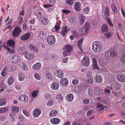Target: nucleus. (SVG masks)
Segmentation results:
<instances>
[{"label":"nucleus","instance_id":"obj_48","mask_svg":"<svg viewBox=\"0 0 125 125\" xmlns=\"http://www.w3.org/2000/svg\"><path fill=\"white\" fill-rule=\"evenodd\" d=\"M4 47L7 50L8 52L10 53H15V51L14 50L10 49L9 47L6 46H5Z\"/></svg>","mask_w":125,"mask_h":125},{"label":"nucleus","instance_id":"obj_52","mask_svg":"<svg viewBox=\"0 0 125 125\" xmlns=\"http://www.w3.org/2000/svg\"><path fill=\"white\" fill-rule=\"evenodd\" d=\"M8 111V109L6 107L2 108L0 109V113H4Z\"/></svg>","mask_w":125,"mask_h":125},{"label":"nucleus","instance_id":"obj_28","mask_svg":"<svg viewBox=\"0 0 125 125\" xmlns=\"http://www.w3.org/2000/svg\"><path fill=\"white\" fill-rule=\"evenodd\" d=\"M18 79L19 81H23L25 79V77L22 73H19L18 74Z\"/></svg>","mask_w":125,"mask_h":125},{"label":"nucleus","instance_id":"obj_18","mask_svg":"<svg viewBox=\"0 0 125 125\" xmlns=\"http://www.w3.org/2000/svg\"><path fill=\"white\" fill-rule=\"evenodd\" d=\"M70 30V28L66 26H65L63 28V30L61 32V33L62 36L63 37L65 36L66 33H67L68 31H69Z\"/></svg>","mask_w":125,"mask_h":125},{"label":"nucleus","instance_id":"obj_12","mask_svg":"<svg viewBox=\"0 0 125 125\" xmlns=\"http://www.w3.org/2000/svg\"><path fill=\"white\" fill-rule=\"evenodd\" d=\"M15 41L12 39L9 40L7 42V45L10 47L14 49L15 44Z\"/></svg>","mask_w":125,"mask_h":125},{"label":"nucleus","instance_id":"obj_2","mask_svg":"<svg viewBox=\"0 0 125 125\" xmlns=\"http://www.w3.org/2000/svg\"><path fill=\"white\" fill-rule=\"evenodd\" d=\"M46 40L48 44L50 45H54L56 42L55 37L53 35L48 36Z\"/></svg>","mask_w":125,"mask_h":125},{"label":"nucleus","instance_id":"obj_39","mask_svg":"<svg viewBox=\"0 0 125 125\" xmlns=\"http://www.w3.org/2000/svg\"><path fill=\"white\" fill-rule=\"evenodd\" d=\"M57 113V111L55 110H52L49 114V116L53 117L55 116Z\"/></svg>","mask_w":125,"mask_h":125},{"label":"nucleus","instance_id":"obj_33","mask_svg":"<svg viewBox=\"0 0 125 125\" xmlns=\"http://www.w3.org/2000/svg\"><path fill=\"white\" fill-rule=\"evenodd\" d=\"M14 78L12 76H10L8 79L7 81L8 84L9 85H11L14 82Z\"/></svg>","mask_w":125,"mask_h":125},{"label":"nucleus","instance_id":"obj_26","mask_svg":"<svg viewBox=\"0 0 125 125\" xmlns=\"http://www.w3.org/2000/svg\"><path fill=\"white\" fill-rule=\"evenodd\" d=\"M74 98V96L72 94H67L66 95V98L68 101L71 102L73 101Z\"/></svg>","mask_w":125,"mask_h":125},{"label":"nucleus","instance_id":"obj_42","mask_svg":"<svg viewBox=\"0 0 125 125\" xmlns=\"http://www.w3.org/2000/svg\"><path fill=\"white\" fill-rule=\"evenodd\" d=\"M6 100L4 98H3L0 99V106L4 105L7 103Z\"/></svg>","mask_w":125,"mask_h":125},{"label":"nucleus","instance_id":"obj_14","mask_svg":"<svg viewBox=\"0 0 125 125\" xmlns=\"http://www.w3.org/2000/svg\"><path fill=\"white\" fill-rule=\"evenodd\" d=\"M41 23L43 25H46L48 23V20L47 18L45 16H42L41 17Z\"/></svg>","mask_w":125,"mask_h":125},{"label":"nucleus","instance_id":"obj_21","mask_svg":"<svg viewBox=\"0 0 125 125\" xmlns=\"http://www.w3.org/2000/svg\"><path fill=\"white\" fill-rule=\"evenodd\" d=\"M41 66V64L40 62H38L36 63L32 66L33 69L35 70H39Z\"/></svg>","mask_w":125,"mask_h":125},{"label":"nucleus","instance_id":"obj_4","mask_svg":"<svg viewBox=\"0 0 125 125\" xmlns=\"http://www.w3.org/2000/svg\"><path fill=\"white\" fill-rule=\"evenodd\" d=\"M87 86L84 85L83 84L75 86L74 88L75 92L77 93H80L83 90H84L86 89Z\"/></svg>","mask_w":125,"mask_h":125},{"label":"nucleus","instance_id":"obj_40","mask_svg":"<svg viewBox=\"0 0 125 125\" xmlns=\"http://www.w3.org/2000/svg\"><path fill=\"white\" fill-rule=\"evenodd\" d=\"M56 99L59 102L61 101L63 99V97L61 94H58L56 96Z\"/></svg>","mask_w":125,"mask_h":125},{"label":"nucleus","instance_id":"obj_23","mask_svg":"<svg viewBox=\"0 0 125 125\" xmlns=\"http://www.w3.org/2000/svg\"><path fill=\"white\" fill-rule=\"evenodd\" d=\"M83 40V38L80 39L78 41L77 43V46L82 51H83V49L82 48V46Z\"/></svg>","mask_w":125,"mask_h":125},{"label":"nucleus","instance_id":"obj_10","mask_svg":"<svg viewBox=\"0 0 125 125\" xmlns=\"http://www.w3.org/2000/svg\"><path fill=\"white\" fill-rule=\"evenodd\" d=\"M74 10L77 11H80L81 9V7L80 3L78 2H76L74 3Z\"/></svg>","mask_w":125,"mask_h":125},{"label":"nucleus","instance_id":"obj_37","mask_svg":"<svg viewBox=\"0 0 125 125\" xmlns=\"http://www.w3.org/2000/svg\"><path fill=\"white\" fill-rule=\"evenodd\" d=\"M57 76L59 78L62 77L64 75L63 72L61 70H58L57 71Z\"/></svg>","mask_w":125,"mask_h":125},{"label":"nucleus","instance_id":"obj_47","mask_svg":"<svg viewBox=\"0 0 125 125\" xmlns=\"http://www.w3.org/2000/svg\"><path fill=\"white\" fill-rule=\"evenodd\" d=\"M11 111L15 112H18L20 110L19 109L17 106H13L11 108Z\"/></svg>","mask_w":125,"mask_h":125},{"label":"nucleus","instance_id":"obj_24","mask_svg":"<svg viewBox=\"0 0 125 125\" xmlns=\"http://www.w3.org/2000/svg\"><path fill=\"white\" fill-rule=\"evenodd\" d=\"M33 115L35 117L38 116L41 113V111L39 109H36L33 111Z\"/></svg>","mask_w":125,"mask_h":125},{"label":"nucleus","instance_id":"obj_56","mask_svg":"<svg viewBox=\"0 0 125 125\" xmlns=\"http://www.w3.org/2000/svg\"><path fill=\"white\" fill-rule=\"evenodd\" d=\"M69 21L71 23H73L75 21V18L74 17H70L68 19Z\"/></svg>","mask_w":125,"mask_h":125},{"label":"nucleus","instance_id":"obj_16","mask_svg":"<svg viewBox=\"0 0 125 125\" xmlns=\"http://www.w3.org/2000/svg\"><path fill=\"white\" fill-rule=\"evenodd\" d=\"M117 78L119 82L125 83V76L124 75L119 74L117 76Z\"/></svg>","mask_w":125,"mask_h":125},{"label":"nucleus","instance_id":"obj_53","mask_svg":"<svg viewBox=\"0 0 125 125\" xmlns=\"http://www.w3.org/2000/svg\"><path fill=\"white\" fill-rule=\"evenodd\" d=\"M71 32L72 34H73L75 37H77L79 35V33L76 31H71Z\"/></svg>","mask_w":125,"mask_h":125},{"label":"nucleus","instance_id":"obj_30","mask_svg":"<svg viewBox=\"0 0 125 125\" xmlns=\"http://www.w3.org/2000/svg\"><path fill=\"white\" fill-rule=\"evenodd\" d=\"M20 67L22 69L27 71L28 69V68L26 64L23 62H22L20 63Z\"/></svg>","mask_w":125,"mask_h":125},{"label":"nucleus","instance_id":"obj_62","mask_svg":"<svg viewBox=\"0 0 125 125\" xmlns=\"http://www.w3.org/2000/svg\"><path fill=\"white\" fill-rule=\"evenodd\" d=\"M94 112V110L93 109L89 110L87 112V116L90 115L92 114Z\"/></svg>","mask_w":125,"mask_h":125},{"label":"nucleus","instance_id":"obj_51","mask_svg":"<svg viewBox=\"0 0 125 125\" xmlns=\"http://www.w3.org/2000/svg\"><path fill=\"white\" fill-rule=\"evenodd\" d=\"M46 76L49 79H52V77L51 73L49 72H46Z\"/></svg>","mask_w":125,"mask_h":125},{"label":"nucleus","instance_id":"obj_17","mask_svg":"<svg viewBox=\"0 0 125 125\" xmlns=\"http://www.w3.org/2000/svg\"><path fill=\"white\" fill-rule=\"evenodd\" d=\"M28 47L30 50L33 52H38V48L32 44H30L28 45Z\"/></svg>","mask_w":125,"mask_h":125},{"label":"nucleus","instance_id":"obj_11","mask_svg":"<svg viewBox=\"0 0 125 125\" xmlns=\"http://www.w3.org/2000/svg\"><path fill=\"white\" fill-rule=\"evenodd\" d=\"M80 23L81 25H83L85 21V16L84 14L82 13H79V15Z\"/></svg>","mask_w":125,"mask_h":125},{"label":"nucleus","instance_id":"obj_57","mask_svg":"<svg viewBox=\"0 0 125 125\" xmlns=\"http://www.w3.org/2000/svg\"><path fill=\"white\" fill-rule=\"evenodd\" d=\"M72 83L74 85H76L79 83L78 80L77 79H74L72 81Z\"/></svg>","mask_w":125,"mask_h":125},{"label":"nucleus","instance_id":"obj_55","mask_svg":"<svg viewBox=\"0 0 125 125\" xmlns=\"http://www.w3.org/2000/svg\"><path fill=\"white\" fill-rule=\"evenodd\" d=\"M38 90L34 91L31 94L32 97H36L38 94Z\"/></svg>","mask_w":125,"mask_h":125},{"label":"nucleus","instance_id":"obj_61","mask_svg":"<svg viewBox=\"0 0 125 125\" xmlns=\"http://www.w3.org/2000/svg\"><path fill=\"white\" fill-rule=\"evenodd\" d=\"M22 112L26 116L28 117H29L30 115V114L27 111L25 110H23L22 111Z\"/></svg>","mask_w":125,"mask_h":125},{"label":"nucleus","instance_id":"obj_3","mask_svg":"<svg viewBox=\"0 0 125 125\" xmlns=\"http://www.w3.org/2000/svg\"><path fill=\"white\" fill-rule=\"evenodd\" d=\"M72 50L73 48L70 45H66L65 50L62 52L63 56L65 57L69 55Z\"/></svg>","mask_w":125,"mask_h":125},{"label":"nucleus","instance_id":"obj_43","mask_svg":"<svg viewBox=\"0 0 125 125\" xmlns=\"http://www.w3.org/2000/svg\"><path fill=\"white\" fill-rule=\"evenodd\" d=\"M93 90L92 88H89L88 90V94L89 97H90L92 96L93 95Z\"/></svg>","mask_w":125,"mask_h":125},{"label":"nucleus","instance_id":"obj_46","mask_svg":"<svg viewBox=\"0 0 125 125\" xmlns=\"http://www.w3.org/2000/svg\"><path fill=\"white\" fill-rule=\"evenodd\" d=\"M54 104L53 101L52 100H49L47 103V105L49 107H51Z\"/></svg>","mask_w":125,"mask_h":125},{"label":"nucleus","instance_id":"obj_1","mask_svg":"<svg viewBox=\"0 0 125 125\" xmlns=\"http://www.w3.org/2000/svg\"><path fill=\"white\" fill-rule=\"evenodd\" d=\"M102 44L100 42L95 41L92 44V50L94 52H99L102 50Z\"/></svg>","mask_w":125,"mask_h":125},{"label":"nucleus","instance_id":"obj_27","mask_svg":"<svg viewBox=\"0 0 125 125\" xmlns=\"http://www.w3.org/2000/svg\"><path fill=\"white\" fill-rule=\"evenodd\" d=\"M111 86L113 87L114 89L115 90H117L119 89L120 88V84L117 82H115L113 83Z\"/></svg>","mask_w":125,"mask_h":125},{"label":"nucleus","instance_id":"obj_60","mask_svg":"<svg viewBox=\"0 0 125 125\" xmlns=\"http://www.w3.org/2000/svg\"><path fill=\"white\" fill-rule=\"evenodd\" d=\"M106 20H107V22L109 24V25L110 27H113V24L111 22V21L110 18H107L106 19Z\"/></svg>","mask_w":125,"mask_h":125},{"label":"nucleus","instance_id":"obj_8","mask_svg":"<svg viewBox=\"0 0 125 125\" xmlns=\"http://www.w3.org/2000/svg\"><path fill=\"white\" fill-rule=\"evenodd\" d=\"M10 60L12 63H18L20 61L19 57L17 56L14 55H11L10 58Z\"/></svg>","mask_w":125,"mask_h":125},{"label":"nucleus","instance_id":"obj_64","mask_svg":"<svg viewBox=\"0 0 125 125\" xmlns=\"http://www.w3.org/2000/svg\"><path fill=\"white\" fill-rule=\"evenodd\" d=\"M92 65L94 69L99 70V68L98 65L97 63L93 64Z\"/></svg>","mask_w":125,"mask_h":125},{"label":"nucleus","instance_id":"obj_20","mask_svg":"<svg viewBox=\"0 0 125 125\" xmlns=\"http://www.w3.org/2000/svg\"><path fill=\"white\" fill-rule=\"evenodd\" d=\"M101 30L103 32L108 31V28L107 25L106 24H103L101 27Z\"/></svg>","mask_w":125,"mask_h":125},{"label":"nucleus","instance_id":"obj_5","mask_svg":"<svg viewBox=\"0 0 125 125\" xmlns=\"http://www.w3.org/2000/svg\"><path fill=\"white\" fill-rule=\"evenodd\" d=\"M22 29L21 28L18 26L16 27L12 31V34L13 36L17 37L19 35Z\"/></svg>","mask_w":125,"mask_h":125},{"label":"nucleus","instance_id":"obj_7","mask_svg":"<svg viewBox=\"0 0 125 125\" xmlns=\"http://www.w3.org/2000/svg\"><path fill=\"white\" fill-rule=\"evenodd\" d=\"M82 63L84 66H88L90 63L89 58L87 56H85L82 60Z\"/></svg>","mask_w":125,"mask_h":125},{"label":"nucleus","instance_id":"obj_35","mask_svg":"<svg viewBox=\"0 0 125 125\" xmlns=\"http://www.w3.org/2000/svg\"><path fill=\"white\" fill-rule=\"evenodd\" d=\"M7 68L9 72H10L15 71L16 69V67L15 65H12L10 66H7Z\"/></svg>","mask_w":125,"mask_h":125},{"label":"nucleus","instance_id":"obj_6","mask_svg":"<svg viewBox=\"0 0 125 125\" xmlns=\"http://www.w3.org/2000/svg\"><path fill=\"white\" fill-rule=\"evenodd\" d=\"M25 57L28 60H33L35 57V54L33 53H29L27 52H24Z\"/></svg>","mask_w":125,"mask_h":125},{"label":"nucleus","instance_id":"obj_44","mask_svg":"<svg viewBox=\"0 0 125 125\" xmlns=\"http://www.w3.org/2000/svg\"><path fill=\"white\" fill-rule=\"evenodd\" d=\"M98 61L100 65L102 67H103L104 66V65L106 63V62H105V60H104L103 59H102L101 60L98 59Z\"/></svg>","mask_w":125,"mask_h":125},{"label":"nucleus","instance_id":"obj_38","mask_svg":"<svg viewBox=\"0 0 125 125\" xmlns=\"http://www.w3.org/2000/svg\"><path fill=\"white\" fill-rule=\"evenodd\" d=\"M96 107L97 108H100L99 109L100 111L104 110V108L105 107L104 106L103 104L100 103H98L97 104Z\"/></svg>","mask_w":125,"mask_h":125},{"label":"nucleus","instance_id":"obj_34","mask_svg":"<svg viewBox=\"0 0 125 125\" xmlns=\"http://www.w3.org/2000/svg\"><path fill=\"white\" fill-rule=\"evenodd\" d=\"M109 54L110 56L112 57H115L117 55V52L116 51L114 50L111 51L109 53V52H106L105 53L106 55L108 54Z\"/></svg>","mask_w":125,"mask_h":125},{"label":"nucleus","instance_id":"obj_25","mask_svg":"<svg viewBox=\"0 0 125 125\" xmlns=\"http://www.w3.org/2000/svg\"><path fill=\"white\" fill-rule=\"evenodd\" d=\"M59 87V84L56 82H53L52 84L51 88L52 89L56 90L58 89Z\"/></svg>","mask_w":125,"mask_h":125},{"label":"nucleus","instance_id":"obj_49","mask_svg":"<svg viewBox=\"0 0 125 125\" xmlns=\"http://www.w3.org/2000/svg\"><path fill=\"white\" fill-rule=\"evenodd\" d=\"M90 7H85L83 10V12L85 14H88L90 10Z\"/></svg>","mask_w":125,"mask_h":125},{"label":"nucleus","instance_id":"obj_29","mask_svg":"<svg viewBox=\"0 0 125 125\" xmlns=\"http://www.w3.org/2000/svg\"><path fill=\"white\" fill-rule=\"evenodd\" d=\"M94 79L95 80L96 82L97 83H101L102 82V78L101 76L99 75L95 76Z\"/></svg>","mask_w":125,"mask_h":125},{"label":"nucleus","instance_id":"obj_36","mask_svg":"<svg viewBox=\"0 0 125 125\" xmlns=\"http://www.w3.org/2000/svg\"><path fill=\"white\" fill-rule=\"evenodd\" d=\"M34 14L37 16L38 18L41 19V17H42L41 14L39 10H35L34 12Z\"/></svg>","mask_w":125,"mask_h":125},{"label":"nucleus","instance_id":"obj_9","mask_svg":"<svg viewBox=\"0 0 125 125\" xmlns=\"http://www.w3.org/2000/svg\"><path fill=\"white\" fill-rule=\"evenodd\" d=\"M18 99L21 102L25 103L28 101L29 98L28 96L26 95H22L18 97Z\"/></svg>","mask_w":125,"mask_h":125},{"label":"nucleus","instance_id":"obj_41","mask_svg":"<svg viewBox=\"0 0 125 125\" xmlns=\"http://www.w3.org/2000/svg\"><path fill=\"white\" fill-rule=\"evenodd\" d=\"M39 36L41 38H43L45 37V33L42 31H40L39 32Z\"/></svg>","mask_w":125,"mask_h":125},{"label":"nucleus","instance_id":"obj_58","mask_svg":"<svg viewBox=\"0 0 125 125\" xmlns=\"http://www.w3.org/2000/svg\"><path fill=\"white\" fill-rule=\"evenodd\" d=\"M93 82V78L92 77L90 78L87 80L86 83L87 84H92Z\"/></svg>","mask_w":125,"mask_h":125},{"label":"nucleus","instance_id":"obj_19","mask_svg":"<svg viewBox=\"0 0 125 125\" xmlns=\"http://www.w3.org/2000/svg\"><path fill=\"white\" fill-rule=\"evenodd\" d=\"M60 120L59 118H54L53 119H51L50 120V121L52 123L56 125L59 124L60 122Z\"/></svg>","mask_w":125,"mask_h":125},{"label":"nucleus","instance_id":"obj_31","mask_svg":"<svg viewBox=\"0 0 125 125\" xmlns=\"http://www.w3.org/2000/svg\"><path fill=\"white\" fill-rule=\"evenodd\" d=\"M112 12L114 14H116L117 11V9L116 6L114 3H112L111 5Z\"/></svg>","mask_w":125,"mask_h":125},{"label":"nucleus","instance_id":"obj_15","mask_svg":"<svg viewBox=\"0 0 125 125\" xmlns=\"http://www.w3.org/2000/svg\"><path fill=\"white\" fill-rule=\"evenodd\" d=\"M8 69L7 68V66L5 67L1 72V75L3 77L6 76L8 73L9 72Z\"/></svg>","mask_w":125,"mask_h":125},{"label":"nucleus","instance_id":"obj_13","mask_svg":"<svg viewBox=\"0 0 125 125\" xmlns=\"http://www.w3.org/2000/svg\"><path fill=\"white\" fill-rule=\"evenodd\" d=\"M61 85L64 86H67L68 83V81L67 78H61L60 81Z\"/></svg>","mask_w":125,"mask_h":125},{"label":"nucleus","instance_id":"obj_45","mask_svg":"<svg viewBox=\"0 0 125 125\" xmlns=\"http://www.w3.org/2000/svg\"><path fill=\"white\" fill-rule=\"evenodd\" d=\"M109 8L107 7H106L105 10V13L106 15L105 18L106 19L107 18H109L110 17L109 16Z\"/></svg>","mask_w":125,"mask_h":125},{"label":"nucleus","instance_id":"obj_63","mask_svg":"<svg viewBox=\"0 0 125 125\" xmlns=\"http://www.w3.org/2000/svg\"><path fill=\"white\" fill-rule=\"evenodd\" d=\"M25 124L24 120H19L17 123V125H23Z\"/></svg>","mask_w":125,"mask_h":125},{"label":"nucleus","instance_id":"obj_54","mask_svg":"<svg viewBox=\"0 0 125 125\" xmlns=\"http://www.w3.org/2000/svg\"><path fill=\"white\" fill-rule=\"evenodd\" d=\"M23 19L21 16H19L18 18V21L19 24H21L23 22Z\"/></svg>","mask_w":125,"mask_h":125},{"label":"nucleus","instance_id":"obj_32","mask_svg":"<svg viewBox=\"0 0 125 125\" xmlns=\"http://www.w3.org/2000/svg\"><path fill=\"white\" fill-rule=\"evenodd\" d=\"M89 25L88 23L85 24L84 27L83 28V31H84V34L86 35L87 34L88 31L89 29Z\"/></svg>","mask_w":125,"mask_h":125},{"label":"nucleus","instance_id":"obj_50","mask_svg":"<svg viewBox=\"0 0 125 125\" xmlns=\"http://www.w3.org/2000/svg\"><path fill=\"white\" fill-rule=\"evenodd\" d=\"M34 76L35 79L37 80H40L41 79V77L38 73H35Z\"/></svg>","mask_w":125,"mask_h":125},{"label":"nucleus","instance_id":"obj_22","mask_svg":"<svg viewBox=\"0 0 125 125\" xmlns=\"http://www.w3.org/2000/svg\"><path fill=\"white\" fill-rule=\"evenodd\" d=\"M30 34L29 33H25L21 36L20 39L22 40H27L30 36Z\"/></svg>","mask_w":125,"mask_h":125},{"label":"nucleus","instance_id":"obj_59","mask_svg":"<svg viewBox=\"0 0 125 125\" xmlns=\"http://www.w3.org/2000/svg\"><path fill=\"white\" fill-rule=\"evenodd\" d=\"M74 1V0H65L66 3L70 5L73 4Z\"/></svg>","mask_w":125,"mask_h":125}]
</instances>
